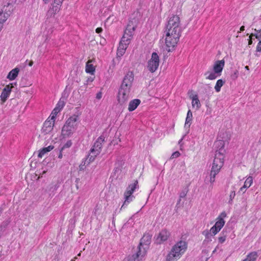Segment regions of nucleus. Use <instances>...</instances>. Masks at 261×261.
<instances>
[{"instance_id": "f257e3e1", "label": "nucleus", "mask_w": 261, "mask_h": 261, "mask_svg": "<svg viewBox=\"0 0 261 261\" xmlns=\"http://www.w3.org/2000/svg\"><path fill=\"white\" fill-rule=\"evenodd\" d=\"M136 27V20L134 22L130 20L129 21L117 49V55L118 57L122 56L125 53L130 40L133 38Z\"/></svg>"}, {"instance_id": "f03ea898", "label": "nucleus", "mask_w": 261, "mask_h": 261, "mask_svg": "<svg viewBox=\"0 0 261 261\" xmlns=\"http://www.w3.org/2000/svg\"><path fill=\"white\" fill-rule=\"evenodd\" d=\"M166 33L165 43L168 48V51H170L171 49L174 48L179 41L181 33V28L169 26L167 24L165 31Z\"/></svg>"}, {"instance_id": "7ed1b4c3", "label": "nucleus", "mask_w": 261, "mask_h": 261, "mask_svg": "<svg viewBox=\"0 0 261 261\" xmlns=\"http://www.w3.org/2000/svg\"><path fill=\"white\" fill-rule=\"evenodd\" d=\"M215 143L216 145H219L221 146V147L219 150L216 151L215 156L211 170L219 172L224 164L225 153V150L224 149V143L222 140H219Z\"/></svg>"}, {"instance_id": "20e7f679", "label": "nucleus", "mask_w": 261, "mask_h": 261, "mask_svg": "<svg viewBox=\"0 0 261 261\" xmlns=\"http://www.w3.org/2000/svg\"><path fill=\"white\" fill-rule=\"evenodd\" d=\"M187 249V244L185 241H180L172 248L167 256V261H176L185 253Z\"/></svg>"}, {"instance_id": "39448f33", "label": "nucleus", "mask_w": 261, "mask_h": 261, "mask_svg": "<svg viewBox=\"0 0 261 261\" xmlns=\"http://www.w3.org/2000/svg\"><path fill=\"white\" fill-rule=\"evenodd\" d=\"M78 116L73 115L69 117L62 127V135L64 138L70 137L76 129Z\"/></svg>"}, {"instance_id": "423d86ee", "label": "nucleus", "mask_w": 261, "mask_h": 261, "mask_svg": "<svg viewBox=\"0 0 261 261\" xmlns=\"http://www.w3.org/2000/svg\"><path fill=\"white\" fill-rule=\"evenodd\" d=\"M139 188L138 181L137 180L134 181L133 184H130L127 187L125 192L124 193L125 200L121 206V209L126 207L131 201H133L134 196L133 195L136 189Z\"/></svg>"}, {"instance_id": "0eeeda50", "label": "nucleus", "mask_w": 261, "mask_h": 261, "mask_svg": "<svg viewBox=\"0 0 261 261\" xmlns=\"http://www.w3.org/2000/svg\"><path fill=\"white\" fill-rule=\"evenodd\" d=\"M159 65V57L154 52L152 54L151 59L148 62L147 68L151 72L156 70Z\"/></svg>"}, {"instance_id": "6e6552de", "label": "nucleus", "mask_w": 261, "mask_h": 261, "mask_svg": "<svg viewBox=\"0 0 261 261\" xmlns=\"http://www.w3.org/2000/svg\"><path fill=\"white\" fill-rule=\"evenodd\" d=\"M146 252L145 248H142L140 246H138L137 252L128 256V261H141L145 255Z\"/></svg>"}, {"instance_id": "1a4fd4ad", "label": "nucleus", "mask_w": 261, "mask_h": 261, "mask_svg": "<svg viewBox=\"0 0 261 261\" xmlns=\"http://www.w3.org/2000/svg\"><path fill=\"white\" fill-rule=\"evenodd\" d=\"M130 90L120 87L118 95V100L119 103L123 105L128 99Z\"/></svg>"}, {"instance_id": "9d476101", "label": "nucleus", "mask_w": 261, "mask_h": 261, "mask_svg": "<svg viewBox=\"0 0 261 261\" xmlns=\"http://www.w3.org/2000/svg\"><path fill=\"white\" fill-rule=\"evenodd\" d=\"M133 81L134 74L133 72L129 71L125 75L120 87L124 89L127 88L128 90H130L132 86V83Z\"/></svg>"}, {"instance_id": "9b49d317", "label": "nucleus", "mask_w": 261, "mask_h": 261, "mask_svg": "<svg viewBox=\"0 0 261 261\" xmlns=\"http://www.w3.org/2000/svg\"><path fill=\"white\" fill-rule=\"evenodd\" d=\"M170 235V232L166 229L162 230L155 238V242L157 244H161L166 241Z\"/></svg>"}, {"instance_id": "f8f14e48", "label": "nucleus", "mask_w": 261, "mask_h": 261, "mask_svg": "<svg viewBox=\"0 0 261 261\" xmlns=\"http://www.w3.org/2000/svg\"><path fill=\"white\" fill-rule=\"evenodd\" d=\"M14 3V0H9L8 2H6L3 6H0V9L3 10L5 14L10 16L13 10Z\"/></svg>"}, {"instance_id": "ddd939ff", "label": "nucleus", "mask_w": 261, "mask_h": 261, "mask_svg": "<svg viewBox=\"0 0 261 261\" xmlns=\"http://www.w3.org/2000/svg\"><path fill=\"white\" fill-rule=\"evenodd\" d=\"M54 120H52L49 117L44 122L42 129V132L45 134H47L50 132L54 125Z\"/></svg>"}, {"instance_id": "4468645a", "label": "nucleus", "mask_w": 261, "mask_h": 261, "mask_svg": "<svg viewBox=\"0 0 261 261\" xmlns=\"http://www.w3.org/2000/svg\"><path fill=\"white\" fill-rule=\"evenodd\" d=\"M151 236L149 233L145 234L141 238L139 246L142 248H145L146 249L151 242Z\"/></svg>"}, {"instance_id": "2eb2a0df", "label": "nucleus", "mask_w": 261, "mask_h": 261, "mask_svg": "<svg viewBox=\"0 0 261 261\" xmlns=\"http://www.w3.org/2000/svg\"><path fill=\"white\" fill-rule=\"evenodd\" d=\"M225 65V61L224 60L217 61L213 67L214 71L218 73V75L220 76L221 74L222 70Z\"/></svg>"}, {"instance_id": "dca6fc26", "label": "nucleus", "mask_w": 261, "mask_h": 261, "mask_svg": "<svg viewBox=\"0 0 261 261\" xmlns=\"http://www.w3.org/2000/svg\"><path fill=\"white\" fill-rule=\"evenodd\" d=\"M11 85L12 84L7 85L2 92L1 95V99L3 102H5L8 97L9 96L11 91V89L13 87Z\"/></svg>"}, {"instance_id": "f3484780", "label": "nucleus", "mask_w": 261, "mask_h": 261, "mask_svg": "<svg viewBox=\"0 0 261 261\" xmlns=\"http://www.w3.org/2000/svg\"><path fill=\"white\" fill-rule=\"evenodd\" d=\"M167 24H169V26L181 28L180 27V18L178 16L176 15H173L169 17Z\"/></svg>"}, {"instance_id": "a211bd4d", "label": "nucleus", "mask_w": 261, "mask_h": 261, "mask_svg": "<svg viewBox=\"0 0 261 261\" xmlns=\"http://www.w3.org/2000/svg\"><path fill=\"white\" fill-rule=\"evenodd\" d=\"M105 141V137L101 136H100L96 141V142L94 143L92 148L94 149L97 152H99L100 153L101 151V148L102 146V143Z\"/></svg>"}, {"instance_id": "6ab92c4d", "label": "nucleus", "mask_w": 261, "mask_h": 261, "mask_svg": "<svg viewBox=\"0 0 261 261\" xmlns=\"http://www.w3.org/2000/svg\"><path fill=\"white\" fill-rule=\"evenodd\" d=\"M100 153V152H97L94 149L92 148L90 149V152L88 155L87 158L86 159L85 164H89L91 162H93L95 158Z\"/></svg>"}, {"instance_id": "aec40b11", "label": "nucleus", "mask_w": 261, "mask_h": 261, "mask_svg": "<svg viewBox=\"0 0 261 261\" xmlns=\"http://www.w3.org/2000/svg\"><path fill=\"white\" fill-rule=\"evenodd\" d=\"M220 230L214 225L210 229V231H203V234L205 235L206 239L211 240V237L216 234Z\"/></svg>"}, {"instance_id": "412c9836", "label": "nucleus", "mask_w": 261, "mask_h": 261, "mask_svg": "<svg viewBox=\"0 0 261 261\" xmlns=\"http://www.w3.org/2000/svg\"><path fill=\"white\" fill-rule=\"evenodd\" d=\"M141 101L139 99H134L131 100L128 105V110L129 112L135 110L140 105Z\"/></svg>"}, {"instance_id": "4be33fe9", "label": "nucleus", "mask_w": 261, "mask_h": 261, "mask_svg": "<svg viewBox=\"0 0 261 261\" xmlns=\"http://www.w3.org/2000/svg\"><path fill=\"white\" fill-rule=\"evenodd\" d=\"M19 72V69L17 67L11 70L8 73L7 78L10 81L14 80L17 76Z\"/></svg>"}, {"instance_id": "5701e85b", "label": "nucleus", "mask_w": 261, "mask_h": 261, "mask_svg": "<svg viewBox=\"0 0 261 261\" xmlns=\"http://www.w3.org/2000/svg\"><path fill=\"white\" fill-rule=\"evenodd\" d=\"M61 6L53 4L47 11V15L51 16L58 13L60 10Z\"/></svg>"}, {"instance_id": "b1692460", "label": "nucleus", "mask_w": 261, "mask_h": 261, "mask_svg": "<svg viewBox=\"0 0 261 261\" xmlns=\"http://www.w3.org/2000/svg\"><path fill=\"white\" fill-rule=\"evenodd\" d=\"M54 148V146L52 145H49L48 147H44L41 149L38 155V156L39 158H42L46 153L50 151Z\"/></svg>"}, {"instance_id": "393cba45", "label": "nucleus", "mask_w": 261, "mask_h": 261, "mask_svg": "<svg viewBox=\"0 0 261 261\" xmlns=\"http://www.w3.org/2000/svg\"><path fill=\"white\" fill-rule=\"evenodd\" d=\"M219 173V172H217L213 170H211L209 176L206 177L205 181H208L211 184V185H213L215 181L216 175H217Z\"/></svg>"}, {"instance_id": "a878e982", "label": "nucleus", "mask_w": 261, "mask_h": 261, "mask_svg": "<svg viewBox=\"0 0 261 261\" xmlns=\"http://www.w3.org/2000/svg\"><path fill=\"white\" fill-rule=\"evenodd\" d=\"M258 256L257 252L252 251L249 253L243 261H256Z\"/></svg>"}, {"instance_id": "bb28decb", "label": "nucleus", "mask_w": 261, "mask_h": 261, "mask_svg": "<svg viewBox=\"0 0 261 261\" xmlns=\"http://www.w3.org/2000/svg\"><path fill=\"white\" fill-rule=\"evenodd\" d=\"M95 70L94 66L91 64V61H88L86 63V72L93 75L95 72Z\"/></svg>"}, {"instance_id": "cd10ccee", "label": "nucleus", "mask_w": 261, "mask_h": 261, "mask_svg": "<svg viewBox=\"0 0 261 261\" xmlns=\"http://www.w3.org/2000/svg\"><path fill=\"white\" fill-rule=\"evenodd\" d=\"M192 117H193L192 113L191 111L190 110H189L188 111L187 117L186 119V122H185V127H190V126L191 124V121L192 120Z\"/></svg>"}, {"instance_id": "c85d7f7f", "label": "nucleus", "mask_w": 261, "mask_h": 261, "mask_svg": "<svg viewBox=\"0 0 261 261\" xmlns=\"http://www.w3.org/2000/svg\"><path fill=\"white\" fill-rule=\"evenodd\" d=\"M123 162L122 161H118L116 164H115V167L114 168V174L116 175L117 173H119L121 171V169L122 167V166L123 165Z\"/></svg>"}, {"instance_id": "c756f323", "label": "nucleus", "mask_w": 261, "mask_h": 261, "mask_svg": "<svg viewBox=\"0 0 261 261\" xmlns=\"http://www.w3.org/2000/svg\"><path fill=\"white\" fill-rule=\"evenodd\" d=\"M192 105L193 108L196 107L198 109L200 107V103L197 95H194L192 98Z\"/></svg>"}, {"instance_id": "7c9ffc66", "label": "nucleus", "mask_w": 261, "mask_h": 261, "mask_svg": "<svg viewBox=\"0 0 261 261\" xmlns=\"http://www.w3.org/2000/svg\"><path fill=\"white\" fill-rule=\"evenodd\" d=\"M218 219V220L216 222L214 225L216 226L219 230H221L225 224V221L220 217H219Z\"/></svg>"}, {"instance_id": "2f4dec72", "label": "nucleus", "mask_w": 261, "mask_h": 261, "mask_svg": "<svg viewBox=\"0 0 261 261\" xmlns=\"http://www.w3.org/2000/svg\"><path fill=\"white\" fill-rule=\"evenodd\" d=\"M225 82L223 81L222 79L218 80L217 81L216 84L215 86V89L216 92H219L220 91L221 88L224 84Z\"/></svg>"}, {"instance_id": "473e14b6", "label": "nucleus", "mask_w": 261, "mask_h": 261, "mask_svg": "<svg viewBox=\"0 0 261 261\" xmlns=\"http://www.w3.org/2000/svg\"><path fill=\"white\" fill-rule=\"evenodd\" d=\"M253 182V178L252 176H249L245 180L244 186L246 188H249Z\"/></svg>"}, {"instance_id": "72a5a7b5", "label": "nucleus", "mask_w": 261, "mask_h": 261, "mask_svg": "<svg viewBox=\"0 0 261 261\" xmlns=\"http://www.w3.org/2000/svg\"><path fill=\"white\" fill-rule=\"evenodd\" d=\"M9 16L3 12V10L0 9V21L5 22Z\"/></svg>"}, {"instance_id": "f704fd0d", "label": "nucleus", "mask_w": 261, "mask_h": 261, "mask_svg": "<svg viewBox=\"0 0 261 261\" xmlns=\"http://www.w3.org/2000/svg\"><path fill=\"white\" fill-rule=\"evenodd\" d=\"M60 111V110L58 108H55L53 111L49 118L52 120H55L57 114Z\"/></svg>"}, {"instance_id": "c9c22d12", "label": "nucleus", "mask_w": 261, "mask_h": 261, "mask_svg": "<svg viewBox=\"0 0 261 261\" xmlns=\"http://www.w3.org/2000/svg\"><path fill=\"white\" fill-rule=\"evenodd\" d=\"M254 31L256 32V34H251V37H255L258 40L261 39V29L259 30H257L256 29H254Z\"/></svg>"}, {"instance_id": "e433bc0d", "label": "nucleus", "mask_w": 261, "mask_h": 261, "mask_svg": "<svg viewBox=\"0 0 261 261\" xmlns=\"http://www.w3.org/2000/svg\"><path fill=\"white\" fill-rule=\"evenodd\" d=\"M218 76V73H215V72L214 71V72H211L210 73V74L206 78V79H208L210 80H213L216 79Z\"/></svg>"}, {"instance_id": "4c0bfd02", "label": "nucleus", "mask_w": 261, "mask_h": 261, "mask_svg": "<svg viewBox=\"0 0 261 261\" xmlns=\"http://www.w3.org/2000/svg\"><path fill=\"white\" fill-rule=\"evenodd\" d=\"M236 196V192L234 190L231 191L229 194V199L228 201L229 204H232L233 198Z\"/></svg>"}, {"instance_id": "58836bf2", "label": "nucleus", "mask_w": 261, "mask_h": 261, "mask_svg": "<svg viewBox=\"0 0 261 261\" xmlns=\"http://www.w3.org/2000/svg\"><path fill=\"white\" fill-rule=\"evenodd\" d=\"M226 236L224 234V232H222L221 233V236L218 238V241L220 243H223L226 240Z\"/></svg>"}, {"instance_id": "ea45409f", "label": "nucleus", "mask_w": 261, "mask_h": 261, "mask_svg": "<svg viewBox=\"0 0 261 261\" xmlns=\"http://www.w3.org/2000/svg\"><path fill=\"white\" fill-rule=\"evenodd\" d=\"M187 192H188V190L187 189H185L180 192V195H179L180 198L178 201V203H179L180 202L181 198H184V197H186V196L187 195Z\"/></svg>"}, {"instance_id": "a19ab883", "label": "nucleus", "mask_w": 261, "mask_h": 261, "mask_svg": "<svg viewBox=\"0 0 261 261\" xmlns=\"http://www.w3.org/2000/svg\"><path fill=\"white\" fill-rule=\"evenodd\" d=\"M65 105V102L63 100L60 99L59 102H58L56 108H58L60 111L63 108Z\"/></svg>"}, {"instance_id": "79ce46f5", "label": "nucleus", "mask_w": 261, "mask_h": 261, "mask_svg": "<svg viewBox=\"0 0 261 261\" xmlns=\"http://www.w3.org/2000/svg\"><path fill=\"white\" fill-rule=\"evenodd\" d=\"M72 143L71 140H68L61 148L62 150H64L65 148H68L71 146Z\"/></svg>"}, {"instance_id": "37998d69", "label": "nucleus", "mask_w": 261, "mask_h": 261, "mask_svg": "<svg viewBox=\"0 0 261 261\" xmlns=\"http://www.w3.org/2000/svg\"><path fill=\"white\" fill-rule=\"evenodd\" d=\"M180 154L179 152L175 151L172 154V155L171 156V159L176 158L178 157L180 155Z\"/></svg>"}, {"instance_id": "c03bdc74", "label": "nucleus", "mask_w": 261, "mask_h": 261, "mask_svg": "<svg viewBox=\"0 0 261 261\" xmlns=\"http://www.w3.org/2000/svg\"><path fill=\"white\" fill-rule=\"evenodd\" d=\"M64 0H55L54 4L61 6Z\"/></svg>"}, {"instance_id": "a18cd8bd", "label": "nucleus", "mask_w": 261, "mask_h": 261, "mask_svg": "<svg viewBox=\"0 0 261 261\" xmlns=\"http://www.w3.org/2000/svg\"><path fill=\"white\" fill-rule=\"evenodd\" d=\"M256 51L259 52L261 51V39L259 40V42L256 46Z\"/></svg>"}, {"instance_id": "49530a36", "label": "nucleus", "mask_w": 261, "mask_h": 261, "mask_svg": "<svg viewBox=\"0 0 261 261\" xmlns=\"http://www.w3.org/2000/svg\"><path fill=\"white\" fill-rule=\"evenodd\" d=\"M101 97H102V92H98L96 95V99H100L101 98Z\"/></svg>"}, {"instance_id": "de8ad7c7", "label": "nucleus", "mask_w": 261, "mask_h": 261, "mask_svg": "<svg viewBox=\"0 0 261 261\" xmlns=\"http://www.w3.org/2000/svg\"><path fill=\"white\" fill-rule=\"evenodd\" d=\"M231 76L232 79H233V80H235L236 78H237L238 71H236V72H234V73L231 75Z\"/></svg>"}, {"instance_id": "09e8293b", "label": "nucleus", "mask_w": 261, "mask_h": 261, "mask_svg": "<svg viewBox=\"0 0 261 261\" xmlns=\"http://www.w3.org/2000/svg\"><path fill=\"white\" fill-rule=\"evenodd\" d=\"M96 33L99 34V33H100L102 32V29L101 28H97L96 30Z\"/></svg>"}, {"instance_id": "8fccbe9b", "label": "nucleus", "mask_w": 261, "mask_h": 261, "mask_svg": "<svg viewBox=\"0 0 261 261\" xmlns=\"http://www.w3.org/2000/svg\"><path fill=\"white\" fill-rule=\"evenodd\" d=\"M245 189H246V188L244 186H243L242 187L240 188V191H242L243 192V193H244L246 191Z\"/></svg>"}, {"instance_id": "3c124183", "label": "nucleus", "mask_w": 261, "mask_h": 261, "mask_svg": "<svg viewBox=\"0 0 261 261\" xmlns=\"http://www.w3.org/2000/svg\"><path fill=\"white\" fill-rule=\"evenodd\" d=\"M63 150H62V149H61L60 150V153H59V154L58 155V158L59 159H62V151H63Z\"/></svg>"}, {"instance_id": "603ef678", "label": "nucleus", "mask_w": 261, "mask_h": 261, "mask_svg": "<svg viewBox=\"0 0 261 261\" xmlns=\"http://www.w3.org/2000/svg\"><path fill=\"white\" fill-rule=\"evenodd\" d=\"M94 80V77H90L88 79L87 82H92Z\"/></svg>"}, {"instance_id": "864d4df0", "label": "nucleus", "mask_w": 261, "mask_h": 261, "mask_svg": "<svg viewBox=\"0 0 261 261\" xmlns=\"http://www.w3.org/2000/svg\"><path fill=\"white\" fill-rule=\"evenodd\" d=\"M4 22L3 21H0V32L2 30V28H3Z\"/></svg>"}, {"instance_id": "5fc2aeb1", "label": "nucleus", "mask_w": 261, "mask_h": 261, "mask_svg": "<svg viewBox=\"0 0 261 261\" xmlns=\"http://www.w3.org/2000/svg\"><path fill=\"white\" fill-rule=\"evenodd\" d=\"M252 37H250V39L249 40V42H248V44L249 45H251L252 43V41L251 40V38H252Z\"/></svg>"}, {"instance_id": "6e6d98bb", "label": "nucleus", "mask_w": 261, "mask_h": 261, "mask_svg": "<svg viewBox=\"0 0 261 261\" xmlns=\"http://www.w3.org/2000/svg\"><path fill=\"white\" fill-rule=\"evenodd\" d=\"M3 210H4L2 206H1L0 207V216L2 214Z\"/></svg>"}, {"instance_id": "4d7b16f0", "label": "nucleus", "mask_w": 261, "mask_h": 261, "mask_svg": "<svg viewBox=\"0 0 261 261\" xmlns=\"http://www.w3.org/2000/svg\"><path fill=\"white\" fill-rule=\"evenodd\" d=\"M245 30V27L244 26H242L241 28H240V31H243L244 30Z\"/></svg>"}, {"instance_id": "13d9d810", "label": "nucleus", "mask_w": 261, "mask_h": 261, "mask_svg": "<svg viewBox=\"0 0 261 261\" xmlns=\"http://www.w3.org/2000/svg\"><path fill=\"white\" fill-rule=\"evenodd\" d=\"M221 216H223V217H226V215L225 212H223L221 213Z\"/></svg>"}, {"instance_id": "bf43d9fd", "label": "nucleus", "mask_w": 261, "mask_h": 261, "mask_svg": "<svg viewBox=\"0 0 261 261\" xmlns=\"http://www.w3.org/2000/svg\"><path fill=\"white\" fill-rule=\"evenodd\" d=\"M33 61H31L30 62L29 64V65L30 66H32L33 65Z\"/></svg>"}, {"instance_id": "052dcab7", "label": "nucleus", "mask_w": 261, "mask_h": 261, "mask_svg": "<svg viewBox=\"0 0 261 261\" xmlns=\"http://www.w3.org/2000/svg\"><path fill=\"white\" fill-rule=\"evenodd\" d=\"M45 4H47L49 2V0H43Z\"/></svg>"}, {"instance_id": "680f3d73", "label": "nucleus", "mask_w": 261, "mask_h": 261, "mask_svg": "<svg viewBox=\"0 0 261 261\" xmlns=\"http://www.w3.org/2000/svg\"><path fill=\"white\" fill-rule=\"evenodd\" d=\"M218 248V246L216 247V248L214 249V250L213 251V254L215 253L216 252L217 249Z\"/></svg>"}, {"instance_id": "e2e57ef3", "label": "nucleus", "mask_w": 261, "mask_h": 261, "mask_svg": "<svg viewBox=\"0 0 261 261\" xmlns=\"http://www.w3.org/2000/svg\"><path fill=\"white\" fill-rule=\"evenodd\" d=\"M245 68L247 70H249V67L248 66H246L245 67Z\"/></svg>"}, {"instance_id": "0e129e2a", "label": "nucleus", "mask_w": 261, "mask_h": 261, "mask_svg": "<svg viewBox=\"0 0 261 261\" xmlns=\"http://www.w3.org/2000/svg\"><path fill=\"white\" fill-rule=\"evenodd\" d=\"M208 72H206V73H205V75L207 74H208Z\"/></svg>"}, {"instance_id": "69168bd1", "label": "nucleus", "mask_w": 261, "mask_h": 261, "mask_svg": "<svg viewBox=\"0 0 261 261\" xmlns=\"http://www.w3.org/2000/svg\"><path fill=\"white\" fill-rule=\"evenodd\" d=\"M77 255L78 256H80L81 255V253H79Z\"/></svg>"}]
</instances>
